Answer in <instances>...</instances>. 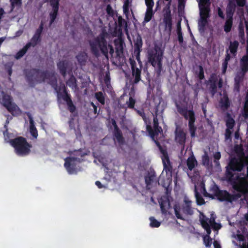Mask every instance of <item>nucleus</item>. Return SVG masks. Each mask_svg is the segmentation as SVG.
<instances>
[{
    "label": "nucleus",
    "instance_id": "f257e3e1",
    "mask_svg": "<svg viewBox=\"0 0 248 248\" xmlns=\"http://www.w3.org/2000/svg\"><path fill=\"white\" fill-rule=\"evenodd\" d=\"M244 166L245 163L243 160L236 157L231 159L226 167L224 178L232 185V188L238 193L231 194L226 190H222L217 198L219 201L232 203L238 201L242 194L248 192V182L247 179L240 177L238 174L235 177L234 176L233 172L241 171Z\"/></svg>",
    "mask_w": 248,
    "mask_h": 248
},
{
    "label": "nucleus",
    "instance_id": "f03ea898",
    "mask_svg": "<svg viewBox=\"0 0 248 248\" xmlns=\"http://www.w3.org/2000/svg\"><path fill=\"white\" fill-rule=\"evenodd\" d=\"M24 74L27 81L31 87L36 83H42L46 79H49V84L54 89L58 85L57 80L54 74L47 70L41 71L39 69H27L24 70Z\"/></svg>",
    "mask_w": 248,
    "mask_h": 248
},
{
    "label": "nucleus",
    "instance_id": "7ed1b4c3",
    "mask_svg": "<svg viewBox=\"0 0 248 248\" xmlns=\"http://www.w3.org/2000/svg\"><path fill=\"white\" fill-rule=\"evenodd\" d=\"M108 33L103 31L97 36L89 41V45L92 53L96 57L99 55V50L106 58H108V49L109 53L112 55L114 50L113 46L108 44L106 38Z\"/></svg>",
    "mask_w": 248,
    "mask_h": 248
},
{
    "label": "nucleus",
    "instance_id": "20e7f679",
    "mask_svg": "<svg viewBox=\"0 0 248 248\" xmlns=\"http://www.w3.org/2000/svg\"><path fill=\"white\" fill-rule=\"evenodd\" d=\"M163 51L160 47L155 46L148 52L149 62L155 68V72L157 77L161 75L163 68L162 65Z\"/></svg>",
    "mask_w": 248,
    "mask_h": 248
},
{
    "label": "nucleus",
    "instance_id": "39448f33",
    "mask_svg": "<svg viewBox=\"0 0 248 248\" xmlns=\"http://www.w3.org/2000/svg\"><path fill=\"white\" fill-rule=\"evenodd\" d=\"M11 145L14 148L15 152L19 156H26L31 153V144L28 143L25 138L17 137L10 140Z\"/></svg>",
    "mask_w": 248,
    "mask_h": 248
},
{
    "label": "nucleus",
    "instance_id": "423d86ee",
    "mask_svg": "<svg viewBox=\"0 0 248 248\" xmlns=\"http://www.w3.org/2000/svg\"><path fill=\"white\" fill-rule=\"evenodd\" d=\"M176 107L178 112L182 115L186 120L188 119V127L190 136L192 138L195 137L197 127L194 124L196 118L193 110H187L186 107H182L177 104H176Z\"/></svg>",
    "mask_w": 248,
    "mask_h": 248
},
{
    "label": "nucleus",
    "instance_id": "0eeeda50",
    "mask_svg": "<svg viewBox=\"0 0 248 248\" xmlns=\"http://www.w3.org/2000/svg\"><path fill=\"white\" fill-rule=\"evenodd\" d=\"M13 98L10 95L8 94L3 91L0 92V103L10 112L13 115H19L21 110L18 107L13 103Z\"/></svg>",
    "mask_w": 248,
    "mask_h": 248
},
{
    "label": "nucleus",
    "instance_id": "6e6552de",
    "mask_svg": "<svg viewBox=\"0 0 248 248\" xmlns=\"http://www.w3.org/2000/svg\"><path fill=\"white\" fill-rule=\"evenodd\" d=\"M163 154L162 157V160L163 165V170H164L167 175H169L170 178L167 179V184L165 183H162V186L166 188H167L171 183V178L172 177V166L169 159V157L166 151L161 150Z\"/></svg>",
    "mask_w": 248,
    "mask_h": 248
},
{
    "label": "nucleus",
    "instance_id": "1a4fd4ad",
    "mask_svg": "<svg viewBox=\"0 0 248 248\" xmlns=\"http://www.w3.org/2000/svg\"><path fill=\"white\" fill-rule=\"evenodd\" d=\"M163 21L165 25V29L170 33L172 28V20L171 10L169 7H165L164 9Z\"/></svg>",
    "mask_w": 248,
    "mask_h": 248
},
{
    "label": "nucleus",
    "instance_id": "9d476101",
    "mask_svg": "<svg viewBox=\"0 0 248 248\" xmlns=\"http://www.w3.org/2000/svg\"><path fill=\"white\" fill-rule=\"evenodd\" d=\"M79 159L75 157H67L64 159V166L69 174H73L76 172V162Z\"/></svg>",
    "mask_w": 248,
    "mask_h": 248
},
{
    "label": "nucleus",
    "instance_id": "9b49d317",
    "mask_svg": "<svg viewBox=\"0 0 248 248\" xmlns=\"http://www.w3.org/2000/svg\"><path fill=\"white\" fill-rule=\"evenodd\" d=\"M129 62L130 64L132 75L134 78L133 81L134 84H137L141 80V67L139 68L137 67L135 61L131 58L129 59Z\"/></svg>",
    "mask_w": 248,
    "mask_h": 248
},
{
    "label": "nucleus",
    "instance_id": "f8f14e48",
    "mask_svg": "<svg viewBox=\"0 0 248 248\" xmlns=\"http://www.w3.org/2000/svg\"><path fill=\"white\" fill-rule=\"evenodd\" d=\"M153 122L154 129L149 124L146 126V130L153 139H154L155 137L157 136L159 133L163 132L161 127L158 125V120L156 116L154 117Z\"/></svg>",
    "mask_w": 248,
    "mask_h": 248
},
{
    "label": "nucleus",
    "instance_id": "ddd939ff",
    "mask_svg": "<svg viewBox=\"0 0 248 248\" xmlns=\"http://www.w3.org/2000/svg\"><path fill=\"white\" fill-rule=\"evenodd\" d=\"M142 46V39L140 36L139 35L135 41L134 52L135 54L136 59L138 61L140 67L142 66V62L140 59V53L141 51Z\"/></svg>",
    "mask_w": 248,
    "mask_h": 248
},
{
    "label": "nucleus",
    "instance_id": "4468645a",
    "mask_svg": "<svg viewBox=\"0 0 248 248\" xmlns=\"http://www.w3.org/2000/svg\"><path fill=\"white\" fill-rule=\"evenodd\" d=\"M175 140L180 145H185L186 140V134L183 129L176 128L175 131Z\"/></svg>",
    "mask_w": 248,
    "mask_h": 248
},
{
    "label": "nucleus",
    "instance_id": "2eb2a0df",
    "mask_svg": "<svg viewBox=\"0 0 248 248\" xmlns=\"http://www.w3.org/2000/svg\"><path fill=\"white\" fill-rule=\"evenodd\" d=\"M161 212L164 215H166L168 209L170 207V203L169 198L167 196H163L159 201Z\"/></svg>",
    "mask_w": 248,
    "mask_h": 248
},
{
    "label": "nucleus",
    "instance_id": "dca6fc26",
    "mask_svg": "<svg viewBox=\"0 0 248 248\" xmlns=\"http://www.w3.org/2000/svg\"><path fill=\"white\" fill-rule=\"evenodd\" d=\"M221 190H222L219 189L217 185H216L215 183H214L210 186L209 188V191L211 193V194L208 193L205 191V190H204V195L212 199L214 198V196L216 197L217 198L219 195V193H220Z\"/></svg>",
    "mask_w": 248,
    "mask_h": 248
},
{
    "label": "nucleus",
    "instance_id": "f3484780",
    "mask_svg": "<svg viewBox=\"0 0 248 248\" xmlns=\"http://www.w3.org/2000/svg\"><path fill=\"white\" fill-rule=\"evenodd\" d=\"M182 210L185 214L192 215L193 214V210L191 206V201L185 198L184 203L182 205Z\"/></svg>",
    "mask_w": 248,
    "mask_h": 248
},
{
    "label": "nucleus",
    "instance_id": "a211bd4d",
    "mask_svg": "<svg viewBox=\"0 0 248 248\" xmlns=\"http://www.w3.org/2000/svg\"><path fill=\"white\" fill-rule=\"evenodd\" d=\"M156 176L155 171H151L148 174L145 176V182L146 186L150 188L149 186L152 185L154 182H156Z\"/></svg>",
    "mask_w": 248,
    "mask_h": 248
},
{
    "label": "nucleus",
    "instance_id": "6ab92c4d",
    "mask_svg": "<svg viewBox=\"0 0 248 248\" xmlns=\"http://www.w3.org/2000/svg\"><path fill=\"white\" fill-rule=\"evenodd\" d=\"M69 62L67 60L60 61L57 63V67L61 74L65 77L66 75V72L68 67Z\"/></svg>",
    "mask_w": 248,
    "mask_h": 248
},
{
    "label": "nucleus",
    "instance_id": "aec40b11",
    "mask_svg": "<svg viewBox=\"0 0 248 248\" xmlns=\"http://www.w3.org/2000/svg\"><path fill=\"white\" fill-rule=\"evenodd\" d=\"M236 9V4L233 1H229L226 8V17L233 18L234 13Z\"/></svg>",
    "mask_w": 248,
    "mask_h": 248
},
{
    "label": "nucleus",
    "instance_id": "412c9836",
    "mask_svg": "<svg viewBox=\"0 0 248 248\" xmlns=\"http://www.w3.org/2000/svg\"><path fill=\"white\" fill-rule=\"evenodd\" d=\"M124 41L121 39H115L114 40V45L115 46L116 53L117 56H120L124 53Z\"/></svg>",
    "mask_w": 248,
    "mask_h": 248
},
{
    "label": "nucleus",
    "instance_id": "4be33fe9",
    "mask_svg": "<svg viewBox=\"0 0 248 248\" xmlns=\"http://www.w3.org/2000/svg\"><path fill=\"white\" fill-rule=\"evenodd\" d=\"M241 72L247 73L248 72V54L244 55L240 60Z\"/></svg>",
    "mask_w": 248,
    "mask_h": 248
},
{
    "label": "nucleus",
    "instance_id": "5701e85b",
    "mask_svg": "<svg viewBox=\"0 0 248 248\" xmlns=\"http://www.w3.org/2000/svg\"><path fill=\"white\" fill-rule=\"evenodd\" d=\"M28 117L30 122V132L31 135L35 139L38 137V131L35 127L34 122L33 118L30 114H28Z\"/></svg>",
    "mask_w": 248,
    "mask_h": 248
},
{
    "label": "nucleus",
    "instance_id": "b1692460",
    "mask_svg": "<svg viewBox=\"0 0 248 248\" xmlns=\"http://www.w3.org/2000/svg\"><path fill=\"white\" fill-rule=\"evenodd\" d=\"M220 108L222 110L226 111L230 107L231 102L227 95H224L219 101Z\"/></svg>",
    "mask_w": 248,
    "mask_h": 248
},
{
    "label": "nucleus",
    "instance_id": "393cba45",
    "mask_svg": "<svg viewBox=\"0 0 248 248\" xmlns=\"http://www.w3.org/2000/svg\"><path fill=\"white\" fill-rule=\"evenodd\" d=\"M199 5L200 16L210 17V5H202V3H199Z\"/></svg>",
    "mask_w": 248,
    "mask_h": 248
},
{
    "label": "nucleus",
    "instance_id": "a878e982",
    "mask_svg": "<svg viewBox=\"0 0 248 248\" xmlns=\"http://www.w3.org/2000/svg\"><path fill=\"white\" fill-rule=\"evenodd\" d=\"M225 123L227 128L233 129L235 125V121L231 114L227 112L225 116Z\"/></svg>",
    "mask_w": 248,
    "mask_h": 248
},
{
    "label": "nucleus",
    "instance_id": "bb28decb",
    "mask_svg": "<svg viewBox=\"0 0 248 248\" xmlns=\"http://www.w3.org/2000/svg\"><path fill=\"white\" fill-rule=\"evenodd\" d=\"M239 45V42L236 40L233 42L231 41L230 42L229 49L230 51V53L232 55L233 57H235L236 56Z\"/></svg>",
    "mask_w": 248,
    "mask_h": 248
},
{
    "label": "nucleus",
    "instance_id": "cd10ccee",
    "mask_svg": "<svg viewBox=\"0 0 248 248\" xmlns=\"http://www.w3.org/2000/svg\"><path fill=\"white\" fill-rule=\"evenodd\" d=\"M113 136L116 139L119 144L124 145L125 143L124 138L123 137L122 132L120 129L113 131Z\"/></svg>",
    "mask_w": 248,
    "mask_h": 248
},
{
    "label": "nucleus",
    "instance_id": "c85d7f7f",
    "mask_svg": "<svg viewBox=\"0 0 248 248\" xmlns=\"http://www.w3.org/2000/svg\"><path fill=\"white\" fill-rule=\"evenodd\" d=\"M246 74L242 72L237 73L234 78V86L235 88H239L240 83L243 81Z\"/></svg>",
    "mask_w": 248,
    "mask_h": 248
},
{
    "label": "nucleus",
    "instance_id": "c756f323",
    "mask_svg": "<svg viewBox=\"0 0 248 248\" xmlns=\"http://www.w3.org/2000/svg\"><path fill=\"white\" fill-rule=\"evenodd\" d=\"M238 37L240 42L242 45H244L246 43V39L245 37L244 28L242 24H239L238 26Z\"/></svg>",
    "mask_w": 248,
    "mask_h": 248
},
{
    "label": "nucleus",
    "instance_id": "7c9ffc66",
    "mask_svg": "<svg viewBox=\"0 0 248 248\" xmlns=\"http://www.w3.org/2000/svg\"><path fill=\"white\" fill-rule=\"evenodd\" d=\"M29 48V44H27L22 49L16 53L15 56V59L18 60L21 58L26 53Z\"/></svg>",
    "mask_w": 248,
    "mask_h": 248
},
{
    "label": "nucleus",
    "instance_id": "2f4dec72",
    "mask_svg": "<svg viewBox=\"0 0 248 248\" xmlns=\"http://www.w3.org/2000/svg\"><path fill=\"white\" fill-rule=\"evenodd\" d=\"M186 164L188 169L190 170H192L197 164V161L195 157L192 155L188 158Z\"/></svg>",
    "mask_w": 248,
    "mask_h": 248
},
{
    "label": "nucleus",
    "instance_id": "473e14b6",
    "mask_svg": "<svg viewBox=\"0 0 248 248\" xmlns=\"http://www.w3.org/2000/svg\"><path fill=\"white\" fill-rule=\"evenodd\" d=\"M76 58L78 63L81 65L85 64L87 59V55L86 53L83 52H80L77 55Z\"/></svg>",
    "mask_w": 248,
    "mask_h": 248
},
{
    "label": "nucleus",
    "instance_id": "72a5a7b5",
    "mask_svg": "<svg viewBox=\"0 0 248 248\" xmlns=\"http://www.w3.org/2000/svg\"><path fill=\"white\" fill-rule=\"evenodd\" d=\"M59 7H52V11L49 14V16L50 18L49 22V26H50L53 22L55 21L58 14Z\"/></svg>",
    "mask_w": 248,
    "mask_h": 248
},
{
    "label": "nucleus",
    "instance_id": "f704fd0d",
    "mask_svg": "<svg viewBox=\"0 0 248 248\" xmlns=\"http://www.w3.org/2000/svg\"><path fill=\"white\" fill-rule=\"evenodd\" d=\"M233 24V18L226 17V20L224 26V30L226 32H229L231 31Z\"/></svg>",
    "mask_w": 248,
    "mask_h": 248
},
{
    "label": "nucleus",
    "instance_id": "c9c22d12",
    "mask_svg": "<svg viewBox=\"0 0 248 248\" xmlns=\"http://www.w3.org/2000/svg\"><path fill=\"white\" fill-rule=\"evenodd\" d=\"M226 52H227V54L225 56L224 61L222 64V73L223 74H225L226 70H227V67H228V62L231 59V56H230V54L228 53V50H226Z\"/></svg>",
    "mask_w": 248,
    "mask_h": 248
},
{
    "label": "nucleus",
    "instance_id": "e433bc0d",
    "mask_svg": "<svg viewBox=\"0 0 248 248\" xmlns=\"http://www.w3.org/2000/svg\"><path fill=\"white\" fill-rule=\"evenodd\" d=\"M41 41V37L34 34L31 39V41L27 44H29L30 47L31 46L34 47L36 46L39 43H40Z\"/></svg>",
    "mask_w": 248,
    "mask_h": 248
},
{
    "label": "nucleus",
    "instance_id": "4c0bfd02",
    "mask_svg": "<svg viewBox=\"0 0 248 248\" xmlns=\"http://www.w3.org/2000/svg\"><path fill=\"white\" fill-rule=\"evenodd\" d=\"M194 192L197 204L199 205L204 204L205 203L204 200L196 188H195Z\"/></svg>",
    "mask_w": 248,
    "mask_h": 248
},
{
    "label": "nucleus",
    "instance_id": "58836bf2",
    "mask_svg": "<svg viewBox=\"0 0 248 248\" xmlns=\"http://www.w3.org/2000/svg\"><path fill=\"white\" fill-rule=\"evenodd\" d=\"M154 16L153 8H147L144 17V21L146 22H149Z\"/></svg>",
    "mask_w": 248,
    "mask_h": 248
},
{
    "label": "nucleus",
    "instance_id": "ea45409f",
    "mask_svg": "<svg viewBox=\"0 0 248 248\" xmlns=\"http://www.w3.org/2000/svg\"><path fill=\"white\" fill-rule=\"evenodd\" d=\"M54 90L57 93V97L61 95L62 93L67 92L66 88L63 84H61L59 86L57 85Z\"/></svg>",
    "mask_w": 248,
    "mask_h": 248
},
{
    "label": "nucleus",
    "instance_id": "a19ab883",
    "mask_svg": "<svg viewBox=\"0 0 248 248\" xmlns=\"http://www.w3.org/2000/svg\"><path fill=\"white\" fill-rule=\"evenodd\" d=\"M66 84L69 87L76 88L77 87V80L75 77L72 75L66 81Z\"/></svg>",
    "mask_w": 248,
    "mask_h": 248
},
{
    "label": "nucleus",
    "instance_id": "79ce46f5",
    "mask_svg": "<svg viewBox=\"0 0 248 248\" xmlns=\"http://www.w3.org/2000/svg\"><path fill=\"white\" fill-rule=\"evenodd\" d=\"M95 97L97 101L102 105H104L105 103V96L102 92H98L95 93Z\"/></svg>",
    "mask_w": 248,
    "mask_h": 248
},
{
    "label": "nucleus",
    "instance_id": "37998d69",
    "mask_svg": "<svg viewBox=\"0 0 248 248\" xmlns=\"http://www.w3.org/2000/svg\"><path fill=\"white\" fill-rule=\"evenodd\" d=\"M57 97L58 99L61 98L62 99L66 102L67 104L72 101L70 94L68 93L67 91L65 93H62L61 95Z\"/></svg>",
    "mask_w": 248,
    "mask_h": 248
},
{
    "label": "nucleus",
    "instance_id": "c03bdc74",
    "mask_svg": "<svg viewBox=\"0 0 248 248\" xmlns=\"http://www.w3.org/2000/svg\"><path fill=\"white\" fill-rule=\"evenodd\" d=\"M208 222L210 226H211L212 228L215 230H218L220 229L221 225L219 223H217L215 222V218L208 219Z\"/></svg>",
    "mask_w": 248,
    "mask_h": 248
},
{
    "label": "nucleus",
    "instance_id": "a18cd8bd",
    "mask_svg": "<svg viewBox=\"0 0 248 248\" xmlns=\"http://www.w3.org/2000/svg\"><path fill=\"white\" fill-rule=\"evenodd\" d=\"M198 68L199 69V71L198 72L196 71L195 74L197 76L199 79L202 80L205 78L203 68L201 65H199Z\"/></svg>",
    "mask_w": 248,
    "mask_h": 248
},
{
    "label": "nucleus",
    "instance_id": "49530a36",
    "mask_svg": "<svg viewBox=\"0 0 248 248\" xmlns=\"http://www.w3.org/2000/svg\"><path fill=\"white\" fill-rule=\"evenodd\" d=\"M177 33L178 35V40L179 43H183L184 41V39L180 22L177 24Z\"/></svg>",
    "mask_w": 248,
    "mask_h": 248
},
{
    "label": "nucleus",
    "instance_id": "de8ad7c7",
    "mask_svg": "<svg viewBox=\"0 0 248 248\" xmlns=\"http://www.w3.org/2000/svg\"><path fill=\"white\" fill-rule=\"evenodd\" d=\"M180 209H181V208H180V206L177 205H175L174 206V213H175L176 217L178 219L184 220V218L182 217V215L180 214Z\"/></svg>",
    "mask_w": 248,
    "mask_h": 248
},
{
    "label": "nucleus",
    "instance_id": "09e8293b",
    "mask_svg": "<svg viewBox=\"0 0 248 248\" xmlns=\"http://www.w3.org/2000/svg\"><path fill=\"white\" fill-rule=\"evenodd\" d=\"M242 115L245 120L248 119V104L244 103Z\"/></svg>",
    "mask_w": 248,
    "mask_h": 248
},
{
    "label": "nucleus",
    "instance_id": "8fccbe9b",
    "mask_svg": "<svg viewBox=\"0 0 248 248\" xmlns=\"http://www.w3.org/2000/svg\"><path fill=\"white\" fill-rule=\"evenodd\" d=\"M150 226L153 228H157L160 226V222L155 219L154 217H150Z\"/></svg>",
    "mask_w": 248,
    "mask_h": 248
},
{
    "label": "nucleus",
    "instance_id": "3c124183",
    "mask_svg": "<svg viewBox=\"0 0 248 248\" xmlns=\"http://www.w3.org/2000/svg\"><path fill=\"white\" fill-rule=\"evenodd\" d=\"M203 243L206 247H210L212 244V239L208 235H205L203 238Z\"/></svg>",
    "mask_w": 248,
    "mask_h": 248
},
{
    "label": "nucleus",
    "instance_id": "603ef678",
    "mask_svg": "<svg viewBox=\"0 0 248 248\" xmlns=\"http://www.w3.org/2000/svg\"><path fill=\"white\" fill-rule=\"evenodd\" d=\"M44 22L43 21H41L39 27L35 31L34 34L41 37V34L43 32V29H44Z\"/></svg>",
    "mask_w": 248,
    "mask_h": 248
},
{
    "label": "nucleus",
    "instance_id": "864d4df0",
    "mask_svg": "<svg viewBox=\"0 0 248 248\" xmlns=\"http://www.w3.org/2000/svg\"><path fill=\"white\" fill-rule=\"evenodd\" d=\"M201 223L203 228L210 226L208 222V218L205 216H203L202 218L201 219Z\"/></svg>",
    "mask_w": 248,
    "mask_h": 248
},
{
    "label": "nucleus",
    "instance_id": "5fc2aeb1",
    "mask_svg": "<svg viewBox=\"0 0 248 248\" xmlns=\"http://www.w3.org/2000/svg\"><path fill=\"white\" fill-rule=\"evenodd\" d=\"M232 129L226 128L225 132V139L226 140H232Z\"/></svg>",
    "mask_w": 248,
    "mask_h": 248
},
{
    "label": "nucleus",
    "instance_id": "6e6d98bb",
    "mask_svg": "<svg viewBox=\"0 0 248 248\" xmlns=\"http://www.w3.org/2000/svg\"><path fill=\"white\" fill-rule=\"evenodd\" d=\"M210 91L212 95H214L217 92V84L213 83L210 84Z\"/></svg>",
    "mask_w": 248,
    "mask_h": 248
},
{
    "label": "nucleus",
    "instance_id": "4d7b16f0",
    "mask_svg": "<svg viewBox=\"0 0 248 248\" xmlns=\"http://www.w3.org/2000/svg\"><path fill=\"white\" fill-rule=\"evenodd\" d=\"M135 100L132 97H130L129 101L127 102L128 107L129 108H134L135 104Z\"/></svg>",
    "mask_w": 248,
    "mask_h": 248
},
{
    "label": "nucleus",
    "instance_id": "13d9d810",
    "mask_svg": "<svg viewBox=\"0 0 248 248\" xmlns=\"http://www.w3.org/2000/svg\"><path fill=\"white\" fill-rule=\"evenodd\" d=\"M46 1L50 3L52 7H59V2L60 0H46Z\"/></svg>",
    "mask_w": 248,
    "mask_h": 248
},
{
    "label": "nucleus",
    "instance_id": "bf43d9fd",
    "mask_svg": "<svg viewBox=\"0 0 248 248\" xmlns=\"http://www.w3.org/2000/svg\"><path fill=\"white\" fill-rule=\"evenodd\" d=\"M118 23L119 26L121 28L123 27L124 25L126 26L127 24L125 20L123 19L122 16H119L118 19Z\"/></svg>",
    "mask_w": 248,
    "mask_h": 248
},
{
    "label": "nucleus",
    "instance_id": "052dcab7",
    "mask_svg": "<svg viewBox=\"0 0 248 248\" xmlns=\"http://www.w3.org/2000/svg\"><path fill=\"white\" fill-rule=\"evenodd\" d=\"M67 106L68 107L69 110L71 113H73L76 110V107L73 104V103L72 101H71L70 102L68 103L67 104Z\"/></svg>",
    "mask_w": 248,
    "mask_h": 248
},
{
    "label": "nucleus",
    "instance_id": "680f3d73",
    "mask_svg": "<svg viewBox=\"0 0 248 248\" xmlns=\"http://www.w3.org/2000/svg\"><path fill=\"white\" fill-rule=\"evenodd\" d=\"M11 6L14 7L15 6H20L22 3V0H10Z\"/></svg>",
    "mask_w": 248,
    "mask_h": 248
},
{
    "label": "nucleus",
    "instance_id": "e2e57ef3",
    "mask_svg": "<svg viewBox=\"0 0 248 248\" xmlns=\"http://www.w3.org/2000/svg\"><path fill=\"white\" fill-rule=\"evenodd\" d=\"M137 113L140 116L142 119L144 121V122H146V117L145 113L143 110H137Z\"/></svg>",
    "mask_w": 248,
    "mask_h": 248
},
{
    "label": "nucleus",
    "instance_id": "0e129e2a",
    "mask_svg": "<svg viewBox=\"0 0 248 248\" xmlns=\"http://www.w3.org/2000/svg\"><path fill=\"white\" fill-rule=\"evenodd\" d=\"M209 17H203V16H200V19H201V25L202 27H204L206 24L207 23V19Z\"/></svg>",
    "mask_w": 248,
    "mask_h": 248
},
{
    "label": "nucleus",
    "instance_id": "69168bd1",
    "mask_svg": "<svg viewBox=\"0 0 248 248\" xmlns=\"http://www.w3.org/2000/svg\"><path fill=\"white\" fill-rule=\"evenodd\" d=\"M145 2L147 8H153L154 6L153 0H145Z\"/></svg>",
    "mask_w": 248,
    "mask_h": 248
},
{
    "label": "nucleus",
    "instance_id": "338daca9",
    "mask_svg": "<svg viewBox=\"0 0 248 248\" xmlns=\"http://www.w3.org/2000/svg\"><path fill=\"white\" fill-rule=\"evenodd\" d=\"M217 78L215 75V74H213L209 79V82L210 84H213V83H215L216 84H217Z\"/></svg>",
    "mask_w": 248,
    "mask_h": 248
},
{
    "label": "nucleus",
    "instance_id": "774afa93",
    "mask_svg": "<svg viewBox=\"0 0 248 248\" xmlns=\"http://www.w3.org/2000/svg\"><path fill=\"white\" fill-rule=\"evenodd\" d=\"M217 15L222 19H224L225 16L222 9L220 7L217 8Z\"/></svg>",
    "mask_w": 248,
    "mask_h": 248
}]
</instances>
